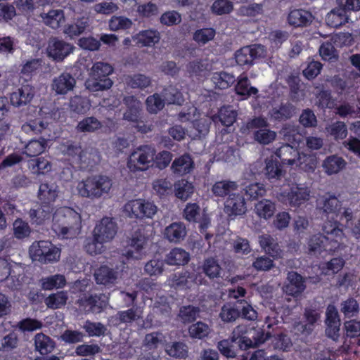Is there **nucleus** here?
I'll use <instances>...</instances> for the list:
<instances>
[{"label":"nucleus","instance_id":"17","mask_svg":"<svg viewBox=\"0 0 360 360\" xmlns=\"http://www.w3.org/2000/svg\"><path fill=\"white\" fill-rule=\"evenodd\" d=\"M123 103L127 109L123 113V120L131 122H138L142 110V104L134 96H126Z\"/></svg>","mask_w":360,"mask_h":360},{"label":"nucleus","instance_id":"48","mask_svg":"<svg viewBox=\"0 0 360 360\" xmlns=\"http://www.w3.org/2000/svg\"><path fill=\"white\" fill-rule=\"evenodd\" d=\"M165 352L171 357L176 359H185L188 356V347L181 342H174L167 344Z\"/></svg>","mask_w":360,"mask_h":360},{"label":"nucleus","instance_id":"31","mask_svg":"<svg viewBox=\"0 0 360 360\" xmlns=\"http://www.w3.org/2000/svg\"><path fill=\"white\" fill-rule=\"evenodd\" d=\"M259 243L266 253L272 257H281L282 250L275 240L268 234L262 235L259 237Z\"/></svg>","mask_w":360,"mask_h":360},{"label":"nucleus","instance_id":"44","mask_svg":"<svg viewBox=\"0 0 360 360\" xmlns=\"http://www.w3.org/2000/svg\"><path fill=\"white\" fill-rule=\"evenodd\" d=\"M202 269L205 274L210 279L221 276L222 269L218 260L214 257H209L205 259Z\"/></svg>","mask_w":360,"mask_h":360},{"label":"nucleus","instance_id":"35","mask_svg":"<svg viewBox=\"0 0 360 360\" xmlns=\"http://www.w3.org/2000/svg\"><path fill=\"white\" fill-rule=\"evenodd\" d=\"M186 68L190 77L202 76L211 70V65L207 59H198L189 62Z\"/></svg>","mask_w":360,"mask_h":360},{"label":"nucleus","instance_id":"25","mask_svg":"<svg viewBox=\"0 0 360 360\" xmlns=\"http://www.w3.org/2000/svg\"><path fill=\"white\" fill-rule=\"evenodd\" d=\"M341 38L340 34L333 36L329 41L323 42L319 48V54L323 60L327 61H335L338 59V53L334 46Z\"/></svg>","mask_w":360,"mask_h":360},{"label":"nucleus","instance_id":"37","mask_svg":"<svg viewBox=\"0 0 360 360\" xmlns=\"http://www.w3.org/2000/svg\"><path fill=\"white\" fill-rule=\"evenodd\" d=\"M82 153L81 156V163H79L78 167H93L100 162L99 153L94 148H85Z\"/></svg>","mask_w":360,"mask_h":360},{"label":"nucleus","instance_id":"33","mask_svg":"<svg viewBox=\"0 0 360 360\" xmlns=\"http://www.w3.org/2000/svg\"><path fill=\"white\" fill-rule=\"evenodd\" d=\"M43 22L53 29L58 28L65 22V15L63 10H50L47 13L40 14Z\"/></svg>","mask_w":360,"mask_h":360},{"label":"nucleus","instance_id":"5","mask_svg":"<svg viewBox=\"0 0 360 360\" xmlns=\"http://www.w3.org/2000/svg\"><path fill=\"white\" fill-rule=\"evenodd\" d=\"M30 254L33 260L44 264L58 261L60 257L59 250L45 240L33 243L30 248Z\"/></svg>","mask_w":360,"mask_h":360},{"label":"nucleus","instance_id":"43","mask_svg":"<svg viewBox=\"0 0 360 360\" xmlns=\"http://www.w3.org/2000/svg\"><path fill=\"white\" fill-rule=\"evenodd\" d=\"M335 113L340 117H360V107L354 106L349 102H343L335 108Z\"/></svg>","mask_w":360,"mask_h":360},{"label":"nucleus","instance_id":"63","mask_svg":"<svg viewBox=\"0 0 360 360\" xmlns=\"http://www.w3.org/2000/svg\"><path fill=\"white\" fill-rule=\"evenodd\" d=\"M13 231L15 238L21 240L30 236L31 228L27 222L18 218L13 223Z\"/></svg>","mask_w":360,"mask_h":360},{"label":"nucleus","instance_id":"54","mask_svg":"<svg viewBox=\"0 0 360 360\" xmlns=\"http://www.w3.org/2000/svg\"><path fill=\"white\" fill-rule=\"evenodd\" d=\"M102 127L101 122L95 117H87L78 122L77 130L83 133H92Z\"/></svg>","mask_w":360,"mask_h":360},{"label":"nucleus","instance_id":"13","mask_svg":"<svg viewBox=\"0 0 360 360\" xmlns=\"http://www.w3.org/2000/svg\"><path fill=\"white\" fill-rule=\"evenodd\" d=\"M94 276L97 284L110 288L117 283L119 272L112 267L103 265L95 270Z\"/></svg>","mask_w":360,"mask_h":360},{"label":"nucleus","instance_id":"47","mask_svg":"<svg viewBox=\"0 0 360 360\" xmlns=\"http://www.w3.org/2000/svg\"><path fill=\"white\" fill-rule=\"evenodd\" d=\"M174 188L175 196L184 201L191 195L194 190L192 184L185 179L176 181L174 184Z\"/></svg>","mask_w":360,"mask_h":360},{"label":"nucleus","instance_id":"36","mask_svg":"<svg viewBox=\"0 0 360 360\" xmlns=\"http://www.w3.org/2000/svg\"><path fill=\"white\" fill-rule=\"evenodd\" d=\"M193 161L189 155H182L174 160L171 166L172 172L177 175H184L193 169Z\"/></svg>","mask_w":360,"mask_h":360},{"label":"nucleus","instance_id":"30","mask_svg":"<svg viewBox=\"0 0 360 360\" xmlns=\"http://www.w3.org/2000/svg\"><path fill=\"white\" fill-rule=\"evenodd\" d=\"M238 184L230 180H222L217 181L212 187V192L217 197L224 198L234 193L238 189Z\"/></svg>","mask_w":360,"mask_h":360},{"label":"nucleus","instance_id":"15","mask_svg":"<svg viewBox=\"0 0 360 360\" xmlns=\"http://www.w3.org/2000/svg\"><path fill=\"white\" fill-rule=\"evenodd\" d=\"M75 85V78L70 73L63 72L53 79L51 88L56 94L65 95L72 91Z\"/></svg>","mask_w":360,"mask_h":360},{"label":"nucleus","instance_id":"42","mask_svg":"<svg viewBox=\"0 0 360 360\" xmlns=\"http://www.w3.org/2000/svg\"><path fill=\"white\" fill-rule=\"evenodd\" d=\"M57 186L53 184H41L39 188L38 197L43 203L49 205L56 200L58 196Z\"/></svg>","mask_w":360,"mask_h":360},{"label":"nucleus","instance_id":"19","mask_svg":"<svg viewBox=\"0 0 360 360\" xmlns=\"http://www.w3.org/2000/svg\"><path fill=\"white\" fill-rule=\"evenodd\" d=\"M249 337L243 339L240 345L241 349L246 350L249 348L257 347L264 343L271 335L269 333L264 334L263 330L259 328H251L249 331Z\"/></svg>","mask_w":360,"mask_h":360},{"label":"nucleus","instance_id":"41","mask_svg":"<svg viewBox=\"0 0 360 360\" xmlns=\"http://www.w3.org/2000/svg\"><path fill=\"white\" fill-rule=\"evenodd\" d=\"M345 160L337 155H330L326 158L323 162V167L328 174L338 173L345 167Z\"/></svg>","mask_w":360,"mask_h":360},{"label":"nucleus","instance_id":"61","mask_svg":"<svg viewBox=\"0 0 360 360\" xmlns=\"http://www.w3.org/2000/svg\"><path fill=\"white\" fill-rule=\"evenodd\" d=\"M18 335L15 332H11L1 339L0 352L3 353L12 352L18 348Z\"/></svg>","mask_w":360,"mask_h":360},{"label":"nucleus","instance_id":"45","mask_svg":"<svg viewBox=\"0 0 360 360\" xmlns=\"http://www.w3.org/2000/svg\"><path fill=\"white\" fill-rule=\"evenodd\" d=\"M326 131L335 140H342L347 136L348 131L346 124L342 121H336L328 124Z\"/></svg>","mask_w":360,"mask_h":360},{"label":"nucleus","instance_id":"6","mask_svg":"<svg viewBox=\"0 0 360 360\" xmlns=\"http://www.w3.org/2000/svg\"><path fill=\"white\" fill-rule=\"evenodd\" d=\"M124 210L130 217L139 219H151L158 212V207L153 202L143 199L130 200L125 204Z\"/></svg>","mask_w":360,"mask_h":360},{"label":"nucleus","instance_id":"51","mask_svg":"<svg viewBox=\"0 0 360 360\" xmlns=\"http://www.w3.org/2000/svg\"><path fill=\"white\" fill-rule=\"evenodd\" d=\"M68 299V296L66 291H59L51 294L45 299L44 302L48 308L56 309L65 306Z\"/></svg>","mask_w":360,"mask_h":360},{"label":"nucleus","instance_id":"53","mask_svg":"<svg viewBox=\"0 0 360 360\" xmlns=\"http://www.w3.org/2000/svg\"><path fill=\"white\" fill-rule=\"evenodd\" d=\"M280 136L284 141L288 143H297L299 141L300 127L299 126L285 124L279 131Z\"/></svg>","mask_w":360,"mask_h":360},{"label":"nucleus","instance_id":"22","mask_svg":"<svg viewBox=\"0 0 360 360\" xmlns=\"http://www.w3.org/2000/svg\"><path fill=\"white\" fill-rule=\"evenodd\" d=\"M91 30V22L88 17L77 18L72 23L65 26L64 33L70 38L79 36Z\"/></svg>","mask_w":360,"mask_h":360},{"label":"nucleus","instance_id":"55","mask_svg":"<svg viewBox=\"0 0 360 360\" xmlns=\"http://www.w3.org/2000/svg\"><path fill=\"white\" fill-rule=\"evenodd\" d=\"M212 79L220 89H226L236 82L235 76L226 72L214 73Z\"/></svg>","mask_w":360,"mask_h":360},{"label":"nucleus","instance_id":"26","mask_svg":"<svg viewBox=\"0 0 360 360\" xmlns=\"http://www.w3.org/2000/svg\"><path fill=\"white\" fill-rule=\"evenodd\" d=\"M284 165H295L299 151L289 143H285L278 148L275 153Z\"/></svg>","mask_w":360,"mask_h":360},{"label":"nucleus","instance_id":"8","mask_svg":"<svg viewBox=\"0 0 360 360\" xmlns=\"http://www.w3.org/2000/svg\"><path fill=\"white\" fill-rule=\"evenodd\" d=\"M75 46L63 40L56 37L49 39L47 47V53L50 58L56 61H63L65 58L73 52Z\"/></svg>","mask_w":360,"mask_h":360},{"label":"nucleus","instance_id":"7","mask_svg":"<svg viewBox=\"0 0 360 360\" xmlns=\"http://www.w3.org/2000/svg\"><path fill=\"white\" fill-rule=\"evenodd\" d=\"M265 48L261 44L244 46L235 53V59L239 65H252L253 61L265 56Z\"/></svg>","mask_w":360,"mask_h":360},{"label":"nucleus","instance_id":"21","mask_svg":"<svg viewBox=\"0 0 360 360\" xmlns=\"http://www.w3.org/2000/svg\"><path fill=\"white\" fill-rule=\"evenodd\" d=\"M186 226L182 222H174L167 226L164 231V236L169 242L179 243L186 236Z\"/></svg>","mask_w":360,"mask_h":360},{"label":"nucleus","instance_id":"16","mask_svg":"<svg viewBox=\"0 0 360 360\" xmlns=\"http://www.w3.org/2000/svg\"><path fill=\"white\" fill-rule=\"evenodd\" d=\"M246 211L245 199L240 194L232 193L224 202V212L229 217L242 215Z\"/></svg>","mask_w":360,"mask_h":360},{"label":"nucleus","instance_id":"29","mask_svg":"<svg viewBox=\"0 0 360 360\" xmlns=\"http://www.w3.org/2000/svg\"><path fill=\"white\" fill-rule=\"evenodd\" d=\"M48 147V140L44 137L31 139L25 144L23 153L28 157H36L44 153Z\"/></svg>","mask_w":360,"mask_h":360},{"label":"nucleus","instance_id":"11","mask_svg":"<svg viewBox=\"0 0 360 360\" xmlns=\"http://www.w3.org/2000/svg\"><path fill=\"white\" fill-rule=\"evenodd\" d=\"M146 243V237L143 233V229H139L130 239L129 248L125 254L126 257L128 259H141L144 256L142 250Z\"/></svg>","mask_w":360,"mask_h":360},{"label":"nucleus","instance_id":"27","mask_svg":"<svg viewBox=\"0 0 360 360\" xmlns=\"http://www.w3.org/2000/svg\"><path fill=\"white\" fill-rule=\"evenodd\" d=\"M265 167L263 172L269 180L280 179L283 175V171L276 158L271 156L265 159Z\"/></svg>","mask_w":360,"mask_h":360},{"label":"nucleus","instance_id":"57","mask_svg":"<svg viewBox=\"0 0 360 360\" xmlns=\"http://www.w3.org/2000/svg\"><path fill=\"white\" fill-rule=\"evenodd\" d=\"M211 333L210 326L202 321L193 323L188 328L189 336L192 338L202 339L208 336Z\"/></svg>","mask_w":360,"mask_h":360},{"label":"nucleus","instance_id":"2","mask_svg":"<svg viewBox=\"0 0 360 360\" xmlns=\"http://www.w3.org/2000/svg\"><path fill=\"white\" fill-rule=\"evenodd\" d=\"M112 186V181L107 176L89 177L78 184V191L82 197L98 198L107 194Z\"/></svg>","mask_w":360,"mask_h":360},{"label":"nucleus","instance_id":"9","mask_svg":"<svg viewBox=\"0 0 360 360\" xmlns=\"http://www.w3.org/2000/svg\"><path fill=\"white\" fill-rule=\"evenodd\" d=\"M117 231V224L112 219L104 217L94 228V236L96 237L97 241L105 243L114 238Z\"/></svg>","mask_w":360,"mask_h":360},{"label":"nucleus","instance_id":"40","mask_svg":"<svg viewBox=\"0 0 360 360\" xmlns=\"http://www.w3.org/2000/svg\"><path fill=\"white\" fill-rule=\"evenodd\" d=\"M188 252L182 248H176L167 255L166 261L169 265H184L189 262Z\"/></svg>","mask_w":360,"mask_h":360},{"label":"nucleus","instance_id":"12","mask_svg":"<svg viewBox=\"0 0 360 360\" xmlns=\"http://www.w3.org/2000/svg\"><path fill=\"white\" fill-rule=\"evenodd\" d=\"M286 280L283 290L289 295L297 297L306 288L305 279L295 271H289Z\"/></svg>","mask_w":360,"mask_h":360},{"label":"nucleus","instance_id":"58","mask_svg":"<svg viewBox=\"0 0 360 360\" xmlns=\"http://www.w3.org/2000/svg\"><path fill=\"white\" fill-rule=\"evenodd\" d=\"M30 168L34 174H44L51 170V161L41 157L30 161Z\"/></svg>","mask_w":360,"mask_h":360},{"label":"nucleus","instance_id":"3","mask_svg":"<svg viewBox=\"0 0 360 360\" xmlns=\"http://www.w3.org/2000/svg\"><path fill=\"white\" fill-rule=\"evenodd\" d=\"M242 314L243 317L250 321L257 318V312L244 300H238L234 303L224 304L219 313V317L224 323L235 322Z\"/></svg>","mask_w":360,"mask_h":360},{"label":"nucleus","instance_id":"38","mask_svg":"<svg viewBox=\"0 0 360 360\" xmlns=\"http://www.w3.org/2000/svg\"><path fill=\"white\" fill-rule=\"evenodd\" d=\"M295 113V108L290 103L281 105L278 108H274L269 112L271 118L279 121L290 119Z\"/></svg>","mask_w":360,"mask_h":360},{"label":"nucleus","instance_id":"14","mask_svg":"<svg viewBox=\"0 0 360 360\" xmlns=\"http://www.w3.org/2000/svg\"><path fill=\"white\" fill-rule=\"evenodd\" d=\"M108 303V297L103 293L84 296L77 301L81 307H89L91 311L100 312L105 309Z\"/></svg>","mask_w":360,"mask_h":360},{"label":"nucleus","instance_id":"62","mask_svg":"<svg viewBox=\"0 0 360 360\" xmlns=\"http://www.w3.org/2000/svg\"><path fill=\"white\" fill-rule=\"evenodd\" d=\"M51 209L49 205L43 203L38 209H30L28 215L32 222L37 224H41L49 217Z\"/></svg>","mask_w":360,"mask_h":360},{"label":"nucleus","instance_id":"10","mask_svg":"<svg viewBox=\"0 0 360 360\" xmlns=\"http://www.w3.org/2000/svg\"><path fill=\"white\" fill-rule=\"evenodd\" d=\"M309 196V191L307 188L295 186L292 187L287 194L280 193L277 198L283 203L297 207L307 201Z\"/></svg>","mask_w":360,"mask_h":360},{"label":"nucleus","instance_id":"32","mask_svg":"<svg viewBox=\"0 0 360 360\" xmlns=\"http://www.w3.org/2000/svg\"><path fill=\"white\" fill-rule=\"evenodd\" d=\"M348 20V15L339 6L331 10L326 17V24L333 27H338L345 25Z\"/></svg>","mask_w":360,"mask_h":360},{"label":"nucleus","instance_id":"1","mask_svg":"<svg viewBox=\"0 0 360 360\" xmlns=\"http://www.w3.org/2000/svg\"><path fill=\"white\" fill-rule=\"evenodd\" d=\"M53 229L63 238H75L80 233V214L68 207L58 209L53 217Z\"/></svg>","mask_w":360,"mask_h":360},{"label":"nucleus","instance_id":"18","mask_svg":"<svg viewBox=\"0 0 360 360\" xmlns=\"http://www.w3.org/2000/svg\"><path fill=\"white\" fill-rule=\"evenodd\" d=\"M314 19L312 13L304 9L291 11L288 16V23L295 27H303L310 25Z\"/></svg>","mask_w":360,"mask_h":360},{"label":"nucleus","instance_id":"24","mask_svg":"<svg viewBox=\"0 0 360 360\" xmlns=\"http://www.w3.org/2000/svg\"><path fill=\"white\" fill-rule=\"evenodd\" d=\"M34 97V90L30 85H24L11 94V103L13 105L20 107L28 104Z\"/></svg>","mask_w":360,"mask_h":360},{"label":"nucleus","instance_id":"64","mask_svg":"<svg viewBox=\"0 0 360 360\" xmlns=\"http://www.w3.org/2000/svg\"><path fill=\"white\" fill-rule=\"evenodd\" d=\"M276 138V131L264 127L254 132V139L262 145H267L273 142Z\"/></svg>","mask_w":360,"mask_h":360},{"label":"nucleus","instance_id":"28","mask_svg":"<svg viewBox=\"0 0 360 360\" xmlns=\"http://www.w3.org/2000/svg\"><path fill=\"white\" fill-rule=\"evenodd\" d=\"M237 115V111L232 106H223L217 115L212 117V120L214 122H220L221 124L229 127L236 122Z\"/></svg>","mask_w":360,"mask_h":360},{"label":"nucleus","instance_id":"46","mask_svg":"<svg viewBox=\"0 0 360 360\" xmlns=\"http://www.w3.org/2000/svg\"><path fill=\"white\" fill-rule=\"evenodd\" d=\"M200 309L193 305L183 306L180 308L178 318L183 323H189L195 321L199 317Z\"/></svg>","mask_w":360,"mask_h":360},{"label":"nucleus","instance_id":"4","mask_svg":"<svg viewBox=\"0 0 360 360\" xmlns=\"http://www.w3.org/2000/svg\"><path fill=\"white\" fill-rule=\"evenodd\" d=\"M155 155L153 148L149 146H139L131 153L128 166L134 170H146L153 165Z\"/></svg>","mask_w":360,"mask_h":360},{"label":"nucleus","instance_id":"39","mask_svg":"<svg viewBox=\"0 0 360 360\" xmlns=\"http://www.w3.org/2000/svg\"><path fill=\"white\" fill-rule=\"evenodd\" d=\"M112 84L113 82L109 77L97 78L92 77V79H88L85 82L86 89L91 92L110 89Z\"/></svg>","mask_w":360,"mask_h":360},{"label":"nucleus","instance_id":"50","mask_svg":"<svg viewBox=\"0 0 360 360\" xmlns=\"http://www.w3.org/2000/svg\"><path fill=\"white\" fill-rule=\"evenodd\" d=\"M255 210L259 217L267 219L274 215L276 206L271 200L264 199L255 204Z\"/></svg>","mask_w":360,"mask_h":360},{"label":"nucleus","instance_id":"52","mask_svg":"<svg viewBox=\"0 0 360 360\" xmlns=\"http://www.w3.org/2000/svg\"><path fill=\"white\" fill-rule=\"evenodd\" d=\"M41 283L44 290H51L63 288L66 285V279L62 274H56L41 278Z\"/></svg>","mask_w":360,"mask_h":360},{"label":"nucleus","instance_id":"20","mask_svg":"<svg viewBox=\"0 0 360 360\" xmlns=\"http://www.w3.org/2000/svg\"><path fill=\"white\" fill-rule=\"evenodd\" d=\"M60 150L72 164L78 167L79 163H81V156L84 149L80 143L68 141L60 145Z\"/></svg>","mask_w":360,"mask_h":360},{"label":"nucleus","instance_id":"56","mask_svg":"<svg viewBox=\"0 0 360 360\" xmlns=\"http://www.w3.org/2000/svg\"><path fill=\"white\" fill-rule=\"evenodd\" d=\"M327 328L326 329V335L334 341H337L340 337V321L335 314H328L326 319Z\"/></svg>","mask_w":360,"mask_h":360},{"label":"nucleus","instance_id":"59","mask_svg":"<svg viewBox=\"0 0 360 360\" xmlns=\"http://www.w3.org/2000/svg\"><path fill=\"white\" fill-rule=\"evenodd\" d=\"M325 238L326 237L321 233L311 236L307 243V253L311 255L320 254L324 250Z\"/></svg>","mask_w":360,"mask_h":360},{"label":"nucleus","instance_id":"34","mask_svg":"<svg viewBox=\"0 0 360 360\" xmlns=\"http://www.w3.org/2000/svg\"><path fill=\"white\" fill-rule=\"evenodd\" d=\"M295 165L305 172H314L317 166V158L315 154L299 153Z\"/></svg>","mask_w":360,"mask_h":360},{"label":"nucleus","instance_id":"49","mask_svg":"<svg viewBox=\"0 0 360 360\" xmlns=\"http://www.w3.org/2000/svg\"><path fill=\"white\" fill-rule=\"evenodd\" d=\"M127 84L132 89H144L151 85L152 79L144 74H135L128 76L126 79Z\"/></svg>","mask_w":360,"mask_h":360},{"label":"nucleus","instance_id":"60","mask_svg":"<svg viewBox=\"0 0 360 360\" xmlns=\"http://www.w3.org/2000/svg\"><path fill=\"white\" fill-rule=\"evenodd\" d=\"M137 39L143 46H150L160 41V35L157 30H147L141 31L137 34Z\"/></svg>","mask_w":360,"mask_h":360},{"label":"nucleus","instance_id":"23","mask_svg":"<svg viewBox=\"0 0 360 360\" xmlns=\"http://www.w3.org/2000/svg\"><path fill=\"white\" fill-rule=\"evenodd\" d=\"M33 340L35 351L39 352L41 355H47L51 353L56 347V342L43 333H37Z\"/></svg>","mask_w":360,"mask_h":360}]
</instances>
